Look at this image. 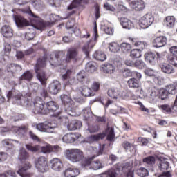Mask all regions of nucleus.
Returning a JSON list of instances; mask_svg holds the SVG:
<instances>
[{
  "mask_svg": "<svg viewBox=\"0 0 177 177\" xmlns=\"http://www.w3.org/2000/svg\"><path fill=\"white\" fill-rule=\"evenodd\" d=\"M71 60H74V62L78 60V49L75 48L68 49L66 57L64 51H58L55 53L54 57L50 55V64L54 67H57V66H63L65 63H70Z\"/></svg>",
  "mask_w": 177,
  "mask_h": 177,
  "instance_id": "nucleus-1",
  "label": "nucleus"
},
{
  "mask_svg": "<svg viewBox=\"0 0 177 177\" xmlns=\"http://www.w3.org/2000/svg\"><path fill=\"white\" fill-rule=\"evenodd\" d=\"M104 147H106V145L104 144L102 145L99 151H97V148L91 147L90 150H93V156L88 159H84V161L82 162V167H83V168H86V167H89V165H91L92 169H94L95 171H97V169H101V168H104V165L100 161H92L93 158H95V157H97V156H101V154H103Z\"/></svg>",
  "mask_w": 177,
  "mask_h": 177,
  "instance_id": "nucleus-2",
  "label": "nucleus"
},
{
  "mask_svg": "<svg viewBox=\"0 0 177 177\" xmlns=\"http://www.w3.org/2000/svg\"><path fill=\"white\" fill-rule=\"evenodd\" d=\"M46 66V57H43L39 58L37 64L35 66V70L36 73V77L39 81H40L41 85H46V75L45 72H44V68Z\"/></svg>",
  "mask_w": 177,
  "mask_h": 177,
  "instance_id": "nucleus-3",
  "label": "nucleus"
},
{
  "mask_svg": "<svg viewBox=\"0 0 177 177\" xmlns=\"http://www.w3.org/2000/svg\"><path fill=\"white\" fill-rule=\"evenodd\" d=\"M65 157L71 162H80L81 161V164H82V161L86 160L84 157V152L78 149H66L65 151Z\"/></svg>",
  "mask_w": 177,
  "mask_h": 177,
  "instance_id": "nucleus-4",
  "label": "nucleus"
},
{
  "mask_svg": "<svg viewBox=\"0 0 177 177\" xmlns=\"http://www.w3.org/2000/svg\"><path fill=\"white\" fill-rule=\"evenodd\" d=\"M60 97L62 102L65 106V111L67 114L71 115V117H75V106L74 105V101L67 95H62Z\"/></svg>",
  "mask_w": 177,
  "mask_h": 177,
  "instance_id": "nucleus-5",
  "label": "nucleus"
},
{
  "mask_svg": "<svg viewBox=\"0 0 177 177\" xmlns=\"http://www.w3.org/2000/svg\"><path fill=\"white\" fill-rule=\"evenodd\" d=\"M30 110H32L35 114H48V110L45 108V102L41 97H37L32 102Z\"/></svg>",
  "mask_w": 177,
  "mask_h": 177,
  "instance_id": "nucleus-6",
  "label": "nucleus"
},
{
  "mask_svg": "<svg viewBox=\"0 0 177 177\" xmlns=\"http://www.w3.org/2000/svg\"><path fill=\"white\" fill-rule=\"evenodd\" d=\"M35 167L39 172H48L49 166L48 165V159L45 156H40L35 159Z\"/></svg>",
  "mask_w": 177,
  "mask_h": 177,
  "instance_id": "nucleus-7",
  "label": "nucleus"
},
{
  "mask_svg": "<svg viewBox=\"0 0 177 177\" xmlns=\"http://www.w3.org/2000/svg\"><path fill=\"white\" fill-rule=\"evenodd\" d=\"M57 127L56 123H52L49 122H45L44 123H39L36 126L37 129L40 132H47L48 133H53L55 128Z\"/></svg>",
  "mask_w": 177,
  "mask_h": 177,
  "instance_id": "nucleus-8",
  "label": "nucleus"
},
{
  "mask_svg": "<svg viewBox=\"0 0 177 177\" xmlns=\"http://www.w3.org/2000/svg\"><path fill=\"white\" fill-rule=\"evenodd\" d=\"M153 23H154V17L151 13L145 14L139 21L140 27L144 29L149 28Z\"/></svg>",
  "mask_w": 177,
  "mask_h": 177,
  "instance_id": "nucleus-9",
  "label": "nucleus"
},
{
  "mask_svg": "<svg viewBox=\"0 0 177 177\" xmlns=\"http://www.w3.org/2000/svg\"><path fill=\"white\" fill-rule=\"evenodd\" d=\"M176 95L177 89L176 87L174 85H169L167 87V90L165 88H160L158 91L159 97L162 99V100H165L168 97V95Z\"/></svg>",
  "mask_w": 177,
  "mask_h": 177,
  "instance_id": "nucleus-10",
  "label": "nucleus"
},
{
  "mask_svg": "<svg viewBox=\"0 0 177 177\" xmlns=\"http://www.w3.org/2000/svg\"><path fill=\"white\" fill-rule=\"evenodd\" d=\"M107 95L111 99H118V97H122L125 93L122 88H112L108 90Z\"/></svg>",
  "mask_w": 177,
  "mask_h": 177,
  "instance_id": "nucleus-11",
  "label": "nucleus"
},
{
  "mask_svg": "<svg viewBox=\"0 0 177 177\" xmlns=\"http://www.w3.org/2000/svg\"><path fill=\"white\" fill-rule=\"evenodd\" d=\"M13 19L14 21H15L16 25L21 28L30 26V21L21 16L14 15Z\"/></svg>",
  "mask_w": 177,
  "mask_h": 177,
  "instance_id": "nucleus-12",
  "label": "nucleus"
},
{
  "mask_svg": "<svg viewBox=\"0 0 177 177\" xmlns=\"http://www.w3.org/2000/svg\"><path fill=\"white\" fill-rule=\"evenodd\" d=\"M154 48H162L167 45V37L165 36H159L155 38L152 41Z\"/></svg>",
  "mask_w": 177,
  "mask_h": 177,
  "instance_id": "nucleus-13",
  "label": "nucleus"
},
{
  "mask_svg": "<svg viewBox=\"0 0 177 177\" xmlns=\"http://www.w3.org/2000/svg\"><path fill=\"white\" fill-rule=\"evenodd\" d=\"M60 82L54 80L48 86V91L53 95H57L59 91H60Z\"/></svg>",
  "mask_w": 177,
  "mask_h": 177,
  "instance_id": "nucleus-14",
  "label": "nucleus"
},
{
  "mask_svg": "<svg viewBox=\"0 0 177 177\" xmlns=\"http://www.w3.org/2000/svg\"><path fill=\"white\" fill-rule=\"evenodd\" d=\"M170 53L171 55L169 57V63L174 66H177V46H174L170 48Z\"/></svg>",
  "mask_w": 177,
  "mask_h": 177,
  "instance_id": "nucleus-15",
  "label": "nucleus"
},
{
  "mask_svg": "<svg viewBox=\"0 0 177 177\" xmlns=\"http://www.w3.org/2000/svg\"><path fill=\"white\" fill-rule=\"evenodd\" d=\"M51 168L53 171H60L63 168V163L62 160L57 158H54L50 160Z\"/></svg>",
  "mask_w": 177,
  "mask_h": 177,
  "instance_id": "nucleus-16",
  "label": "nucleus"
},
{
  "mask_svg": "<svg viewBox=\"0 0 177 177\" xmlns=\"http://www.w3.org/2000/svg\"><path fill=\"white\" fill-rule=\"evenodd\" d=\"M119 21L123 28H125L126 30H131V28H133V23H132V21L128 18L122 17L119 18Z\"/></svg>",
  "mask_w": 177,
  "mask_h": 177,
  "instance_id": "nucleus-17",
  "label": "nucleus"
},
{
  "mask_svg": "<svg viewBox=\"0 0 177 177\" xmlns=\"http://www.w3.org/2000/svg\"><path fill=\"white\" fill-rule=\"evenodd\" d=\"M6 71L10 74H16V73L21 71V66L17 64H8L7 65Z\"/></svg>",
  "mask_w": 177,
  "mask_h": 177,
  "instance_id": "nucleus-18",
  "label": "nucleus"
},
{
  "mask_svg": "<svg viewBox=\"0 0 177 177\" xmlns=\"http://www.w3.org/2000/svg\"><path fill=\"white\" fill-rule=\"evenodd\" d=\"M20 145L19 141L13 139H5L2 141L3 146H6L8 150H15V144Z\"/></svg>",
  "mask_w": 177,
  "mask_h": 177,
  "instance_id": "nucleus-19",
  "label": "nucleus"
},
{
  "mask_svg": "<svg viewBox=\"0 0 177 177\" xmlns=\"http://www.w3.org/2000/svg\"><path fill=\"white\" fill-rule=\"evenodd\" d=\"M132 8L134 10H137L138 12H140V10H143L145 9V2L142 0H136L132 1L130 3Z\"/></svg>",
  "mask_w": 177,
  "mask_h": 177,
  "instance_id": "nucleus-20",
  "label": "nucleus"
},
{
  "mask_svg": "<svg viewBox=\"0 0 177 177\" xmlns=\"http://www.w3.org/2000/svg\"><path fill=\"white\" fill-rule=\"evenodd\" d=\"M1 34L5 38H12L13 37V29L9 25H5L1 28Z\"/></svg>",
  "mask_w": 177,
  "mask_h": 177,
  "instance_id": "nucleus-21",
  "label": "nucleus"
},
{
  "mask_svg": "<svg viewBox=\"0 0 177 177\" xmlns=\"http://www.w3.org/2000/svg\"><path fill=\"white\" fill-rule=\"evenodd\" d=\"M30 168H31V165L28 162L25 163L24 166L17 171V174H18V175H20V176L21 177H32L31 174H26V171L28 169H30Z\"/></svg>",
  "mask_w": 177,
  "mask_h": 177,
  "instance_id": "nucleus-22",
  "label": "nucleus"
},
{
  "mask_svg": "<svg viewBox=\"0 0 177 177\" xmlns=\"http://www.w3.org/2000/svg\"><path fill=\"white\" fill-rule=\"evenodd\" d=\"M81 127H82V122L78 120H72L67 125L68 131H75L76 129H80Z\"/></svg>",
  "mask_w": 177,
  "mask_h": 177,
  "instance_id": "nucleus-23",
  "label": "nucleus"
},
{
  "mask_svg": "<svg viewBox=\"0 0 177 177\" xmlns=\"http://www.w3.org/2000/svg\"><path fill=\"white\" fill-rule=\"evenodd\" d=\"M7 97H8V100L12 99L15 103H17V104H21L20 100H21V94L17 93L15 91H10Z\"/></svg>",
  "mask_w": 177,
  "mask_h": 177,
  "instance_id": "nucleus-24",
  "label": "nucleus"
},
{
  "mask_svg": "<svg viewBox=\"0 0 177 177\" xmlns=\"http://www.w3.org/2000/svg\"><path fill=\"white\" fill-rule=\"evenodd\" d=\"M158 168L160 171H168L169 169V161L167 158H161L159 161Z\"/></svg>",
  "mask_w": 177,
  "mask_h": 177,
  "instance_id": "nucleus-25",
  "label": "nucleus"
},
{
  "mask_svg": "<svg viewBox=\"0 0 177 177\" xmlns=\"http://www.w3.org/2000/svg\"><path fill=\"white\" fill-rule=\"evenodd\" d=\"M80 174V169L68 168L64 171L65 177H76Z\"/></svg>",
  "mask_w": 177,
  "mask_h": 177,
  "instance_id": "nucleus-26",
  "label": "nucleus"
},
{
  "mask_svg": "<svg viewBox=\"0 0 177 177\" xmlns=\"http://www.w3.org/2000/svg\"><path fill=\"white\" fill-rule=\"evenodd\" d=\"M127 84L129 87L132 88L133 89H138L140 86V81L136 78L132 77L130 78Z\"/></svg>",
  "mask_w": 177,
  "mask_h": 177,
  "instance_id": "nucleus-27",
  "label": "nucleus"
},
{
  "mask_svg": "<svg viewBox=\"0 0 177 177\" xmlns=\"http://www.w3.org/2000/svg\"><path fill=\"white\" fill-rule=\"evenodd\" d=\"M46 110H47V114L49 113V111H51L52 113H55L56 110L59 109V106H57V104L53 101H50L46 103Z\"/></svg>",
  "mask_w": 177,
  "mask_h": 177,
  "instance_id": "nucleus-28",
  "label": "nucleus"
},
{
  "mask_svg": "<svg viewBox=\"0 0 177 177\" xmlns=\"http://www.w3.org/2000/svg\"><path fill=\"white\" fill-rule=\"evenodd\" d=\"M160 109L165 112V113H171L172 110H174L176 111L177 110V95L176 96V100L174 101V104L172 106V108L169 107V105H161Z\"/></svg>",
  "mask_w": 177,
  "mask_h": 177,
  "instance_id": "nucleus-29",
  "label": "nucleus"
},
{
  "mask_svg": "<svg viewBox=\"0 0 177 177\" xmlns=\"http://www.w3.org/2000/svg\"><path fill=\"white\" fill-rule=\"evenodd\" d=\"M75 139H77V136L73 133H67L62 138V140L65 143H73L75 142Z\"/></svg>",
  "mask_w": 177,
  "mask_h": 177,
  "instance_id": "nucleus-30",
  "label": "nucleus"
},
{
  "mask_svg": "<svg viewBox=\"0 0 177 177\" xmlns=\"http://www.w3.org/2000/svg\"><path fill=\"white\" fill-rule=\"evenodd\" d=\"M32 6L36 10H42L45 8V3L42 0H32Z\"/></svg>",
  "mask_w": 177,
  "mask_h": 177,
  "instance_id": "nucleus-31",
  "label": "nucleus"
},
{
  "mask_svg": "<svg viewBox=\"0 0 177 177\" xmlns=\"http://www.w3.org/2000/svg\"><path fill=\"white\" fill-rule=\"evenodd\" d=\"M145 58L150 64H154V63H156V54L153 52L146 53L145 54Z\"/></svg>",
  "mask_w": 177,
  "mask_h": 177,
  "instance_id": "nucleus-32",
  "label": "nucleus"
},
{
  "mask_svg": "<svg viewBox=\"0 0 177 177\" xmlns=\"http://www.w3.org/2000/svg\"><path fill=\"white\" fill-rule=\"evenodd\" d=\"M160 68L165 74H172L174 73V68L168 64H161Z\"/></svg>",
  "mask_w": 177,
  "mask_h": 177,
  "instance_id": "nucleus-33",
  "label": "nucleus"
},
{
  "mask_svg": "<svg viewBox=\"0 0 177 177\" xmlns=\"http://www.w3.org/2000/svg\"><path fill=\"white\" fill-rule=\"evenodd\" d=\"M106 135L104 133H99L96 135H92L88 138V142L91 143L93 142H99V140H102V139H104Z\"/></svg>",
  "mask_w": 177,
  "mask_h": 177,
  "instance_id": "nucleus-34",
  "label": "nucleus"
},
{
  "mask_svg": "<svg viewBox=\"0 0 177 177\" xmlns=\"http://www.w3.org/2000/svg\"><path fill=\"white\" fill-rule=\"evenodd\" d=\"M93 57L95 60H99L100 62H104L107 59L106 54L102 51H97L93 54Z\"/></svg>",
  "mask_w": 177,
  "mask_h": 177,
  "instance_id": "nucleus-35",
  "label": "nucleus"
},
{
  "mask_svg": "<svg viewBox=\"0 0 177 177\" xmlns=\"http://www.w3.org/2000/svg\"><path fill=\"white\" fill-rule=\"evenodd\" d=\"M118 174L114 169H110L109 170L102 173L100 177H117Z\"/></svg>",
  "mask_w": 177,
  "mask_h": 177,
  "instance_id": "nucleus-36",
  "label": "nucleus"
},
{
  "mask_svg": "<svg viewBox=\"0 0 177 177\" xmlns=\"http://www.w3.org/2000/svg\"><path fill=\"white\" fill-rule=\"evenodd\" d=\"M109 49L112 53H118L120 52V45L116 42H111L109 44Z\"/></svg>",
  "mask_w": 177,
  "mask_h": 177,
  "instance_id": "nucleus-37",
  "label": "nucleus"
},
{
  "mask_svg": "<svg viewBox=\"0 0 177 177\" xmlns=\"http://www.w3.org/2000/svg\"><path fill=\"white\" fill-rule=\"evenodd\" d=\"M164 24L167 27H174L175 26V17L174 16H168L164 21Z\"/></svg>",
  "mask_w": 177,
  "mask_h": 177,
  "instance_id": "nucleus-38",
  "label": "nucleus"
},
{
  "mask_svg": "<svg viewBox=\"0 0 177 177\" xmlns=\"http://www.w3.org/2000/svg\"><path fill=\"white\" fill-rule=\"evenodd\" d=\"M107 134V140L110 142H113L115 138V133H114V128L113 127H108L106 131Z\"/></svg>",
  "mask_w": 177,
  "mask_h": 177,
  "instance_id": "nucleus-39",
  "label": "nucleus"
},
{
  "mask_svg": "<svg viewBox=\"0 0 177 177\" xmlns=\"http://www.w3.org/2000/svg\"><path fill=\"white\" fill-rule=\"evenodd\" d=\"M81 93H82V96H84L85 97L95 95V93H93V91L92 90H91V88H89L86 86H84L82 88Z\"/></svg>",
  "mask_w": 177,
  "mask_h": 177,
  "instance_id": "nucleus-40",
  "label": "nucleus"
},
{
  "mask_svg": "<svg viewBox=\"0 0 177 177\" xmlns=\"http://www.w3.org/2000/svg\"><path fill=\"white\" fill-rule=\"evenodd\" d=\"M18 158L20 160V161H26V160L28 158V153H27L26 149L22 148L19 150Z\"/></svg>",
  "mask_w": 177,
  "mask_h": 177,
  "instance_id": "nucleus-41",
  "label": "nucleus"
},
{
  "mask_svg": "<svg viewBox=\"0 0 177 177\" xmlns=\"http://www.w3.org/2000/svg\"><path fill=\"white\" fill-rule=\"evenodd\" d=\"M120 48L122 52V53H129L131 49H132V46L129 44V43L123 42L120 44Z\"/></svg>",
  "mask_w": 177,
  "mask_h": 177,
  "instance_id": "nucleus-42",
  "label": "nucleus"
},
{
  "mask_svg": "<svg viewBox=\"0 0 177 177\" xmlns=\"http://www.w3.org/2000/svg\"><path fill=\"white\" fill-rule=\"evenodd\" d=\"M102 68L104 73H107L108 74H113V73H114V70H115L114 66L110 64H106L104 65Z\"/></svg>",
  "mask_w": 177,
  "mask_h": 177,
  "instance_id": "nucleus-43",
  "label": "nucleus"
},
{
  "mask_svg": "<svg viewBox=\"0 0 177 177\" xmlns=\"http://www.w3.org/2000/svg\"><path fill=\"white\" fill-rule=\"evenodd\" d=\"M130 56L133 59H139L142 57V50L140 49H133L130 53Z\"/></svg>",
  "mask_w": 177,
  "mask_h": 177,
  "instance_id": "nucleus-44",
  "label": "nucleus"
},
{
  "mask_svg": "<svg viewBox=\"0 0 177 177\" xmlns=\"http://www.w3.org/2000/svg\"><path fill=\"white\" fill-rule=\"evenodd\" d=\"M137 175L140 177L149 176V170L145 167H140L137 169Z\"/></svg>",
  "mask_w": 177,
  "mask_h": 177,
  "instance_id": "nucleus-45",
  "label": "nucleus"
},
{
  "mask_svg": "<svg viewBox=\"0 0 177 177\" xmlns=\"http://www.w3.org/2000/svg\"><path fill=\"white\" fill-rule=\"evenodd\" d=\"M19 80L20 81H23V80L30 81V80H32V73L30 72V71H27L19 77Z\"/></svg>",
  "mask_w": 177,
  "mask_h": 177,
  "instance_id": "nucleus-46",
  "label": "nucleus"
},
{
  "mask_svg": "<svg viewBox=\"0 0 177 177\" xmlns=\"http://www.w3.org/2000/svg\"><path fill=\"white\" fill-rule=\"evenodd\" d=\"M143 162L147 165H154L156 163V158L154 156H149L143 159Z\"/></svg>",
  "mask_w": 177,
  "mask_h": 177,
  "instance_id": "nucleus-47",
  "label": "nucleus"
},
{
  "mask_svg": "<svg viewBox=\"0 0 177 177\" xmlns=\"http://www.w3.org/2000/svg\"><path fill=\"white\" fill-rule=\"evenodd\" d=\"M85 68L88 73H95L96 71V66L92 62L87 63Z\"/></svg>",
  "mask_w": 177,
  "mask_h": 177,
  "instance_id": "nucleus-48",
  "label": "nucleus"
},
{
  "mask_svg": "<svg viewBox=\"0 0 177 177\" xmlns=\"http://www.w3.org/2000/svg\"><path fill=\"white\" fill-rule=\"evenodd\" d=\"M82 114L83 117H84V118L88 120V118H89V117H91L92 115V111L91 110L90 107H88V108L83 109Z\"/></svg>",
  "mask_w": 177,
  "mask_h": 177,
  "instance_id": "nucleus-49",
  "label": "nucleus"
},
{
  "mask_svg": "<svg viewBox=\"0 0 177 177\" xmlns=\"http://www.w3.org/2000/svg\"><path fill=\"white\" fill-rule=\"evenodd\" d=\"M86 78V73L84 71H81L80 73L77 75V80L80 81V82H84L85 79Z\"/></svg>",
  "mask_w": 177,
  "mask_h": 177,
  "instance_id": "nucleus-50",
  "label": "nucleus"
},
{
  "mask_svg": "<svg viewBox=\"0 0 177 177\" xmlns=\"http://www.w3.org/2000/svg\"><path fill=\"white\" fill-rule=\"evenodd\" d=\"M26 147L27 150L32 151V153H37V151H38V150L40 149L39 145L32 146L31 145H26Z\"/></svg>",
  "mask_w": 177,
  "mask_h": 177,
  "instance_id": "nucleus-51",
  "label": "nucleus"
},
{
  "mask_svg": "<svg viewBox=\"0 0 177 177\" xmlns=\"http://www.w3.org/2000/svg\"><path fill=\"white\" fill-rule=\"evenodd\" d=\"M0 177H16V173L12 170H7L3 174H0Z\"/></svg>",
  "mask_w": 177,
  "mask_h": 177,
  "instance_id": "nucleus-52",
  "label": "nucleus"
},
{
  "mask_svg": "<svg viewBox=\"0 0 177 177\" xmlns=\"http://www.w3.org/2000/svg\"><path fill=\"white\" fill-rule=\"evenodd\" d=\"M123 147H124L126 151H130V153H132V151H133V147L132 146V144L129 143V142L125 141L124 142H123Z\"/></svg>",
  "mask_w": 177,
  "mask_h": 177,
  "instance_id": "nucleus-53",
  "label": "nucleus"
},
{
  "mask_svg": "<svg viewBox=\"0 0 177 177\" xmlns=\"http://www.w3.org/2000/svg\"><path fill=\"white\" fill-rule=\"evenodd\" d=\"M35 37V34H34V29H31L30 32H26L25 35V38L27 41H31V39H34Z\"/></svg>",
  "mask_w": 177,
  "mask_h": 177,
  "instance_id": "nucleus-54",
  "label": "nucleus"
},
{
  "mask_svg": "<svg viewBox=\"0 0 177 177\" xmlns=\"http://www.w3.org/2000/svg\"><path fill=\"white\" fill-rule=\"evenodd\" d=\"M104 8L106 10H109V12H115V10H117L115 7L109 3H105L104 4Z\"/></svg>",
  "mask_w": 177,
  "mask_h": 177,
  "instance_id": "nucleus-55",
  "label": "nucleus"
},
{
  "mask_svg": "<svg viewBox=\"0 0 177 177\" xmlns=\"http://www.w3.org/2000/svg\"><path fill=\"white\" fill-rule=\"evenodd\" d=\"M21 12H23V13H27L29 16H32V17L38 18V16L35 15V14L32 13L30 7H28L26 9H21Z\"/></svg>",
  "mask_w": 177,
  "mask_h": 177,
  "instance_id": "nucleus-56",
  "label": "nucleus"
},
{
  "mask_svg": "<svg viewBox=\"0 0 177 177\" xmlns=\"http://www.w3.org/2000/svg\"><path fill=\"white\" fill-rule=\"evenodd\" d=\"M51 145H47L46 146L41 147V153L44 154H46L48 153H51V149H50Z\"/></svg>",
  "mask_w": 177,
  "mask_h": 177,
  "instance_id": "nucleus-57",
  "label": "nucleus"
},
{
  "mask_svg": "<svg viewBox=\"0 0 177 177\" xmlns=\"http://www.w3.org/2000/svg\"><path fill=\"white\" fill-rule=\"evenodd\" d=\"M134 66H136V67H138V68L142 70V68H145L146 64H145V62H143V61L142 60H137L134 63Z\"/></svg>",
  "mask_w": 177,
  "mask_h": 177,
  "instance_id": "nucleus-58",
  "label": "nucleus"
},
{
  "mask_svg": "<svg viewBox=\"0 0 177 177\" xmlns=\"http://www.w3.org/2000/svg\"><path fill=\"white\" fill-rule=\"evenodd\" d=\"M142 130L145 132H149V133H153V138L156 139L157 138V133H156V131L151 127H144L142 128Z\"/></svg>",
  "mask_w": 177,
  "mask_h": 177,
  "instance_id": "nucleus-59",
  "label": "nucleus"
},
{
  "mask_svg": "<svg viewBox=\"0 0 177 177\" xmlns=\"http://www.w3.org/2000/svg\"><path fill=\"white\" fill-rule=\"evenodd\" d=\"M88 131L90 133H95V132H97L99 131V126L97 125H91L88 128Z\"/></svg>",
  "mask_w": 177,
  "mask_h": 177,
  "instance_id": "nucleus-60",
  "label": "nucleus"
},
{
  "mask_svg": "<svg viewBox=\"0 0 177 177\" xmlns=\"http://www.w3.org/2000/svg\"><path fill=\"white\" fill-rule=\"evenodd\" d=\"M122 75L124 78H128V77H132V72L129 69H124L122 72Z\"/></svg>",
  "mask_w": 177,
  "mask_h": 177,
  "instance_id": "nucleus-61",
  "label": "nucleus"
},
{
  "mask_svg": "<svg viewBox=\"0 0 177 177\" xmlns=\"http://www.w3.org/2000/svg\"><path fill=\"white\" fill-rule=\"evenodd\" d=\"M104 32L108 35H113L114 34V29L111 27L105 26L104 28Z\"/></svg>",
  "mask_w": 177,
  "mask_h": 177,
  "instance_id": "nucleus-62",
  "label": "nucleus"
},
{
  "mask_svg": "<svg viewBox=\"0 0 177 177\" xmlns=\"http://www.w3.org/2000/svg\"><path fill=\"white\" fill-rule=\"evenodd\" d=\"M8 160V153L0 152V162H3Z\"/></svg>",
  "mask_w": 177,
  "mask_h": 177,
  "instance_id": "nucleus-63",
  "label": "nucleus"
},
{
  "mask_svg": "<svg viewBox=\"0 0 177 177\" xmlns=\"http://www.w3.org/2000/svg\"><path fill=\"white\" fill-rule=\"evenodd\" d=\"M57 20H59V15L55 14H51L50 15V21H51V23H55V21H57Z\"/></svg>",
  "mask_w": 177,
  "mask_h": 177,
  "instance_id": "nucleus-64",
  "label": "nucleus"
}]
</instances>
